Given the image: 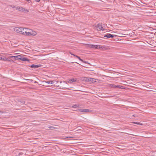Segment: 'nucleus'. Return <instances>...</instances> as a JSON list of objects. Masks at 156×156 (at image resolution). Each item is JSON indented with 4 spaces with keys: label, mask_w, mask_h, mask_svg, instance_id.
Here are the masks:
<instances>
[{
    "label": "nucleus",
    "mask_w": 156,
    "mask_h": 156,
    "mask_svg": "<svg viewBox=\"0 0 156 156\" xmlns=\"http://www.w3.org/2000/svg\"><path fill=\"white\" fill-rule=\"evenodd\" d=\"M32 30L26 28H23V29L22 30L21 34L23 35H32L34 36L37 33L35 32H33V33H32L31 31Z\"/></svg>",
    "instance_id": "f257e3e1"
},
{
    "label": "nucleus",
    "mask_w": 156,
    "mask_h": 156,
    "mask_svg": "<svg viewBox=\"0 0 156 156\" xmlns=\"http://www.w3.org/2000/svg\"><path fill=\"white\" fill-rule=\"evenodd\" d=\"M9 6H10L13 9H14V10H18L20 11H24L25 12H28V11L27 9H26L25 8H23L21 7H19L17 6L14 5H9Z\"/></svg>",
    "instance_id": "f03ea898"
},
{
    "label": "nucleus",
    "mask_w": 156,
    "mask_h": 156,
    "mask_svg": "<svg viewBox=\"0 0 156 156\" xmlns=\"http://www.w3.org/2000/svg\"><path fill=\"white\" fill-rule=\"evenodd\" d=\"M14 58L15 59H17L21 60L23 61H29V59L24 57L22 55L17 56H14Z\"/></svg>",
    "instance_id": "7ed1b4c3"
},
{
    "label": "nucleus",
    "mask_w": 156,
    "mask_h": 156,
    "mask_svg": "<svg viewBox=\"0 0 156 156\" xmlns=\"http://www.w3.org/2000/svg\"><path fill=\"white\" fill-rule=\"evenodd\" d=\"M87 47L89 48H96V49H101L102 48V46L100 45H92V44H87Z\"/></svg>",
    "instance_id": "20e7f679"
},
{
    "label": "nucleus",
    "mask_w": 156,
    "mask_h": 156,
    "mask_svg": "<svg viewBox=\"0 0 156 156\" xmlns=\"http://www.w3.org/2000/svg\"><path fill=\"white\" fill-rule=\"evenodd\" d=\"M84 80H85V81L93 83L96 82V80H98L94 78L87 77H85Z\"/></svg>",
    "instance_id": "39448f33"
},
{
    "label": "nucleus",
    "mask_w": 156,
    "mask_h": 156,
    "mask_svg": "<svg viewBox=\"0 0 156 156\" xmlns=\"http://www.w3.org/2000/svg\"><path fill=\"white\" fill-rule=\"evenodd\" d=\"M22 29H23V27H16L15 28L14 30L16 32L21 34Z\"/></svg>",
    "instance_id": "423d86ee"
},
{
    "label": "nucleus",
    "mask_w": 156,
    "mask_h": 156,
    "mask_svg": "<svg viewBox=\"0 0 156 156\" xmlns=\"http://www.w3.org/2000/svg\"><path fill=\"white\" fill-rule=\"evenodd\" d=\"M97 30L98 31L101 30H103V29L102 26L101 24L99 23L97 26Z\"/></svg>",
    "instance_id": "0eeeda50"
},
{
    "label": "nucleus",
    "mask_w": 156,
    "mask_h": 156,
    "mask_svg": "<svg viewBox=\"0 0 156 156\" xmlns=\"http://www.w3.org/2000/svg\"><path fill=\"white\" fill-rule=\"evenodd\" d=\"M115 36V35H112L110 34H107L104 35V37L108 38L113 37L114 36Z\"/></svg>",
    "instance_id": "6e6552de"
},
{
    "label": "nucleus",
    "mask_w": 156,
    "mask_h": 156,
    "mask_svg": "<svg viewBox=\"0 0 156 156\" xmlns=\"http://www.w3.org/2000/svg\"><path fill=\"white\" fill-rule=\"evenodd\" d=\"M77 79L76 78H72L69 79L68 83H71L74 82H75L76 81Z\"/></svg>",
    "instance_id": "1a4fd4ad"
},
{
    "label": "nucleus",
    "mask_w": 156,
    "mask_h": 156,
    "mask_svg": "<svg viewBox=\"0 0 156 156\" xmlns=\"http://www.w3.org/2000/svg\"><path fill=\"white\" fill-rule=\"evenodd\" d=\"M139 2H137L139 3V4L137 5L140 6H143V5L142 4V3H144V2H143L144 1H139Z\"/></svg>",
    "instance_id": "9d476101"
},
{
    "label": "nucleus",
    "mask_w": 156,
    "mask_h": 156,
    "mask_svg": "<svg viewBox=\"0 0 156 156\" xmlns=\"http://www.w3.org/2000/svg\"><path fill=\"white\" fill-rule=\"evenodd\" d=\"M39 66L37 65H32L30 66L31 67L34 69L37 68Z\"/></svg>",
    "instance_id": "9b49d317"
},
{
    "label": "nucleus",
    "mask_w": 156,
    "mask_h": 156,
    "mask_svg": "<svg viewBox=\"0 0 156 156\" xmlns=\"http://www.w3.org/2000/svg\"><path fill=\"white\" fill-rule=\"evenodd\" d=\"M72 55L74 56H76L77 58L80 61H81L82 62L83 61V60L78 56H77L76 55H74L73 54H72L70 53Z\"/></svg>",
    "instance_id": "f8f14e48"
},
{
    "label": "nucleus",
    "mask_w": 156,
    "mask_h": 156,
    "mask_svg": "<svg viewBox=\"0 0 156 156\" xmlns=\"http://www.w3.org/2000/svg\"><path fill=\"white\" fill-rule=\"evenodd\" d=\"M91 112V110L87 109H84V112Z\"/></svg>",
    "instance_id": "ddd939ff"
},
{
    "label": "nucleus",
    "mask_w": 156,
    "mask_h": 156,
    "mask_svg": "<svg viewBox=\"0 0 156 156\" xmlns=\"http://www.w3.org/2000/svg\"><path fill=\"white\" fill-rule=\"evenodd\" d=\"M79 107V105L78 104H75L72 106L73 108H76Z\"/></svg>",
    "instance_id": "4468645a"
},
{
    "label": "nucleus",
    "mask_w": 156,
    "mask_h": 156,
    "mask_svg": "<svg viewBox=\"0 0 156 156\" xmlns=\"http://www.w3.org/2000/svg\"><path fill=\"white\" fill-rule=\"evenodd\" d=\"M46 83H48V84H49V83L52 84V83H54L53 81H47L46 82Z\"/></svg>",
    "instance_id": "2eb2a0df"
},
{
    "label": "nucleus",
    "mask_w": 156,
    "mask_h": 156,
    "mask_svg": "<svg viewBox=\"0 0 156 156\" xmlns=\"http://www.w3.org/2000/svg\"><path fill=\"white\" fill-rule=\"evenodd\" d=\"M78 111L80 112H84V109H80L78 110Z\"/></svg>",
    "instance_id": "dca6fc26"
},
{
    "label": "nucleus",
    "mask_w": 156,
    "mask_h": 156,
    "mask_svg": "<svg viewBox=\"0 0 156 156\" xmlns=\"http://www.w3.org/2000/svg\"><path fill=\"white\" fill-rule=\"evenodd\" d=\"M133 123H134V124H137V125H140V122H133Z\"/></svg>",
    "instance_id": "f3484780"
},
{
    "label": "nucleus",
    "mask_w": 156,
    "mask_h": 156,
    "mask_svg": "<svg viewBox=\"0 0 156 156\" xmlns=\"http://www.w3.org/2000/svg\"><path fill=\"white\" fill-rule=\"evenodd\" d=\"M111 87H113L115 88V87H117L115 85H112V86H111Z\"/></svg>",
    "instance_id": "a211bd4d"
},
{
    "label": "nucleus",
    "mask_w": 156,
    "mask_h": 156,
    "mask_svg": "<svg viewBox=\"0 0 156 156\" xmlns=\"http://www.w3.org/2000/svg\"><path fill=\"white\" fill-rule=\"evenodd\" d=\"M72 137H66L64 138V139L65 140L66 139L68 138H71Z\"/></svg>",
    "instance_id": "6ab92c4d"
},
{
    "label": "nucleus",
    "mask_w": 156,
    "mask_h": 156,
    "mask_svg": "<svg viewBox=\"0 0 156 156\" xmlns=\"http://www.w3.org/2000/svg\"><path fill=\"white\" fill-rule=\"evenodd\" d=\"M133 117H137V116H136V115H133Z\"/></svg>",
    "instance_id": "aec40b11"
},
{
    "label": "nucleus",
    "mask_w": 156,
    "mask_h": 156,
    "mask_svg": "<svg viewBox=\"0 0 156 156\" xmlns=\"http://www.w3.org/2000/svg\"><path fill=\"white\" fill-rule=\"evenodd\" d=\"M2 58L0 57V59H2Z\"/></svg>",
    "instance_id": "412c9836"
},
{
    "label": "nucleus",
    "mask_w": 156,
    "mask_h": 156,
    "mask_svg": "<svg viewBox=\"0 0 156 156\" xmlns=\"http://www.w3.org/2000/svg\"><path fill=\"white\" fill-rule=\"evenodd\" d=\"M14 56H11L10 57H11V58H13H13H14Z\"/></svg>",
    "instance_id": "4be33fe9"
},
{
    "label": "nucleus",
    "mask_w": 156,
    "mask_h": 156,
    "mask_svg": "<svg viewBox=\"0 0 156 156\" xmlns=\"http://www.w3.org/2000/svg\"><path fill=\"white\" fill-rule=\"evenodd\" d=\"M37 1V2H39L40 1Z\"/></svg>",
    "instance_id": "5701e85b"
}]
</instances>
